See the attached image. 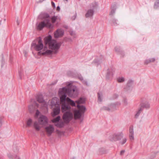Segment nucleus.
Segmentation results:
<instances>
[{"mask_svg":"<svg viewBox=\"0 0 159 159\" xmlns=\"http://www.w3.org/2000/svg\"><path fill=\"white\" fill-rule=\"evenodd\" d=\"M37 101L39 103L41 104V107H40V108L45 109L47 108L48 104L47 102H45L43 99V98L41 95H38L37 97Z\"/></svg>","mask_w":159,"mask_h":159,"instance_id":"7","label":"nucleus"},{"mask_svg":"<svg viewBox=\"0 0 159 159\" xmlns=\"http://www.w3.org/2000/svg\"><path fill=\"white\" fill-rule=\"evenodd\" d=\"M44 0H39V2H43V1H44Z\"/></svg>","mask_w":159,"mask_h":159,"instance_id":"51","label":"nucleus"},{"mask_svg":"<svg viewBox=\"0 0 159 159\" xmlns=\"http://www.w3.org/2000/svg\"><path fill=\"white\" fill-rule=\"evenodd\" d=\"M16 23L18 25H19V21L18 20H16Z\"/></svg>","mask_w":159,"mask_h":159,"instance_id":"49","label":"nucleus"},{"mask_svg":"<svg viewBox=\"0 0 159 159\" xmlns=\"http://www.w3.org/2000/svg\"><path fill=\"white\" fill-rule=\"evenodd\" d=\"M8 157L10 159H20L16 155H12L10 153L8 154Z\"/></svg>","mask_w":159,"mask_h":159,"instance_id":"22","label":"nucleus"},{"mask_svg":"<svg viewBox=\"0 0 159 159\" xmlns=\"http://www.w3.org/2000/svg\"><path fill=\"white\" fill-rule=\"evenodd\" d=\"M31 47L37 51H40L43 48V45L41 38L39 37L34 40L31 44Z\"/></svg>","mask_w":159,"mask_h":159,"instance_id":"3","label":"nucleus"},{"mask_svg":"<svg viewBox=\"0 0 159 159\" xmlns=\"http://www.w3.org/2000/svg\"><path fill=\"white\" fill-rule=\"evenodd\" d=\"M103 108L105 110H108V111H109L110 110V109L107 107H103Z\"/></svg>","mask_w":159,"mask_h":159,"instance_id":"45","label":"nucleus"},{"mask_svg":"<svg viewBox=\"0 0 159 159\" xmlns=\"http://www.w3.org/2000/svg\"><path fill=\"white\" fill-rule=\"evenodd\" d=\"M59 99L58 98L56 97L53 98L51 102V105L52 107L55 106V107L57 106V105H59Z\"/></svg>","mask_w":159,"mask_h":159,"instance_id":"16","label":"nucleus"},{"mask_svg":"<svg viewBox=\"0 0 159 159\" xmlns=\"http://www.w3.org/2000/svg\"><path fill=\"white\" fill-rule=\"evenodd\" d=\"M64 1H66V2H67L68 1V0H63Z\"/></svg>","mask_w":159,"mask_h":159,"instance_id":"53","label":"nucleus"},{"mask_svg":"<svg viewBox=\"0 0 159 159\" xmlns=\"http://www.w3.org/2000/svg\"><path fill=\"white\" fill-rule=\"evenodd\" d=\"M115 51L118 53L122 52L121 48L120 47H116L115 48Z\"/></svg>","mask_w":159,"mask_h":159,"instance_id":"29","label":"nucleus"},{"mask_svg":"<svg viewBox=\"0 0 159 159\" xmlns=\"http://www.w3.org/2000/svg\"><path fill=\"white\" fill-rule=\"evenodd\" d=\"M71 159H74V158H72Z\"/></svg>","mask_w":159,"mask_h":159,"instance_id":"56","label":"nucleus"},{"mask_svg":"<svg viewBox=\"0 0 159 159\" xmlns=\"http://www.w3.org/2000/svg\"><path fill=\"white\" fill-rule=\"evenodd\" d=\"M35 105L37 107H39V105L37 103H35Z\"/></svg>","mask_w":159,"mask_h":159,"instance_id":"48","label":"nucleus"},{"mask_svg":"<svg viewBox=\"0 0 159 159\" xmlns=\"http://www.w3.org/2000/svg\"><path fill=\"white\" fill-rule=\"evenodd\" d=\"M85 99L83 98H80L79 100L76 101L75 102L78 104H83L85 102Z\"/></svg>","mask_w":159,"mask_h":159,"instance_id":"23","label":"nucleus"},{"mask_svg":"<svg viewBox=\"0 0 159 159\" xmlns=\"http://www.w3.org/2000/svg\"><path fill=\"white\" fill-rule=\"evenodd\" d=\"M143 110V108H142L140 107L139 108L138 111H137L135 115V117L136 118H137L139 116L140 113Z\"/></svg>","mask_w":159,"mask_h":159,"instance_id":"24","label":"nucleus"},{"mask_svg":"<svg viewBox=\"0 0 159 159\" xmlns=\"http://www.w3.org/2000/svg\"><path fill=\"white\" fill-rule=\"evenodd\" d=\"M13 150L15 152L17 153L19 151V148L16 145H14L13 146Z\"/></svg>","mask_w":159,"mask_h":159,"instance_id":"28","label":"nucleus"},{"mask_svg":"<svg viewBox=\"0 0 159 159\" xmlns=\"http://www.w3.org/2000/svg\"><path fill=\"white\" fill-rule=\"evenodd\" d=\"M134 132L133 130V126H130L129 130V137L131 141L133 140L134 139Z\"/></svg>","mask_w":159,"mask_h":159,"instance_id":"15","label":"nucleus"},{"mask_svg":"<svg viewBox=\"0 0 159 159\" xmlns=\"http://www.w3.org/2000/svg\"><path fill=\"white\" fill-rule=\"evenodd\" d=\"M57 19V16H53L51 18L52 22L53 23H54Z\"/></svg>","mask_w":159,"mask_h":159,"instance_id":"33","label":"nucleus"},{"mask_svg":"<svg viewBox=\"0 0 159 159\" xmlns=\"http://www.w3.org/2000/svg\"><path fill=\"white\" fill-rule=\"evenodd\" d=\"M67 102L69 104L70 106L71 105L72 106L75 107V104L74 101L71 100L69 98H67L66 99Z\"/></svg>","mask_w":159,"mask_h":159,"instance_id":"18","label":"nucleus"},{"mask_svg":"<svg viewBox=\"0 0 159 159\" xmlns=\"http://www.w3.org/2000/svg\"><path fill=\"white\" fill-rule=\"evenodd\" d=\"M38 121L40 124L44 125L48 123V119L45 116L42 115L39 118Z\"/></svg>","mask_w":159,"mask_h":159,"instance_id":"12","label":"nucleus"},{"mask_svg":"<svg viewBox=\"0 0 159 159\" xmlns=\"http://www.w3.org/2000/svg\"><path fill=\"white\" fill-rule=\"evenodd\" d=\"M97 5V3L95 2L91 5V7L93 8V9H90L87 11L85 15L86 18L92 17L94 14L93 9L96 8Z\"/></svg>","mask_w":159,"mask_h":159,"instance_id":"8","label":"nucleus"},{"mask_svg":"<svg viewBox=\"0 0 159 159\" xmlns=\"http://www.w3.org/2000/svg\"><path fill=\"white\" fill-rule=\"evenodd\" d=\"M71 111L70 106L67 103L64 102L61 104V111L62 112Z\"/></svg>","mask_w":159,"mask_h":159,"instance_id":"9","label":"nucleus"},{"mask_svg":"<svg viewBox=\"0 0 159 159\" xmlns=\"http://www.w3.org/2000/svg\"><path fill=\"white\" fill-rule=\"evenodd\" d=\"M32 123V120L31 119H29L27 121L26 127L30 126Z\"/></svg>","mask_w":159,"mask_h":159,"instance_id":"27","label":"nucleus"},{"mask_svg":"<svg viewBox=\"0 0 159 159\" xmlns=\"http://www.w3.org/2000/svg\"><path fill=\"white\" fill-rule=\"evenodd\" d=\"M149 61H150L148 59H147L145 61L144 64L145 65H147L150 63Z\"/></svg>","mask_w":159,"mask_h":159,"instance_id":"40","label":"nucleus"},{"mask_svg":"<svg viewBox=\"0 0 159 159\" xmlns=\"http://www.w3.org/2000/svg\"><path fill=\"white\" fill-rule=\"evenodd\" d=\"M65 28H67V26H66L65 27Z\"/></svg>","mask_w":159,"mask_h":159,"instance_id":"54","label":"nucleus"},{"mask_svg":"<svg viewBox=\"0 0 159 159\" xmlns=\"http://www.w3.org/2000/svg\"><path fill=\"white\" fill-rule=\"evenodd\" d=\"M125 79L123 77H120L117 78V81L119 83L123 82L125 81Z\"/></svg>","mask_w":159,"mask_h":159,"instance_id":"30","label":"nucleus"},{"mask_svg":"<svg viewBox=\"0 0 159 159\" xmlns=\"http://www.w3.org/2000/svg\"><path fill=\"white\" fill-rule=\"evenodd\" d=\"M124 134L121 131L115 133L110 138V140L112 142L120 140L123 138Z\"/></svg>","mask_w":159,"mask_h":159,"instance_id":"5","label":"nucleus"},{"mask_svg":"<svg viewBox=\"0 0 159 159\" xmlns=\"http://www.w3.org/2000/svg\"><path fill=\"white\" fill-rule=\"evenodd\" d=\"M40 113V112L38 110H36V115L37 116L39 115Z\"/></svg>","mask_w":159,"mask_h":159,"instance_id":"41","label":"nucleus"},{"mask_svg":"<svg viewBox=\"0 0 159 159\" xmlns=\"http://www.w3.org/2000/svg\"><path fill=\"white\" fill-rule=\"evenodd\" d=\"M51 4H52V6L54 8H55V4L52 1L51 2Z\"/></svg>","mask_w":159,"mask_h":159,"instance_id":"43","label":"nucleus"},{"mask_svg":"<svg viewBox=\"0 0 159 159\" xmlns=\"http://www.w3.org/2000/svg\"><path fill=\"white\" fill-rule=\"evenodd\" d=\"M125 151L124 150H122L120 152V154L121 155H122L124 153Z\"/></svg>","mask_w":159,"mask_h":159,"instance_id":"42","label":"nucleus"},{"mask_svg":"<svg viewBox=\"0 0 159 159\" xmlns=\"http://www.w3.org/2000/svg\"><path fill=\"white\" fill-rule=\"evenodd\" d=\"M56 126L57 127H60V125L59 124H57V125H56Z\"/></svg>","mask_w":159,"mask_h":159,"instance_id":"52","label":"nucleus"},{"mask_svg":"<svg viewBox=\"0 0 159 159\" xmlns=\"http://www.w3.org/2000/svg\"><path fill=\"white\" fill-rule=\"evenodd\" d=\"M69 32L70 35L72 36H74L75 35V32L73 31H70Z\"/></svg>","mask_w":159,"mask_h":159,"instance_id":"38","label":"nucleus"},{"mask_svg":"<svg viewBox=\"0 0 159 159\" xmlns=\"http://www.w3.org/2000/svg\"><path fill=\"white\" fill-rule=\"evenodd\" d=\"M148 60L149 61H150L149 62H150V63L151 62H153L155 60V58H151L149 59Z\"/></svg>","mask_w":159,"mask_h":159,"instance_id":"39","label":"nucleus"},{"mask_svg":"<svg viewBox=\"0 0 159 159\" xmlns=\"http://www.w3.org/2000/svg\"><path fill=\"white\" fill-rule=\"evenodd\" d=\"M159 7V0H157V2L155 3L154 5V8L157 9Z\"/></svg>","mask_w":159,"mask_h":159,"instance_id":"31","label":"nucleus"},{"mask_svg":"<svg viewBox=\"0 0 159 159\" xmlns=\"http://www.w3.org/2000/svg\"><path fill=\"white\" fill-rule=\"evenodd\" d=\"M60 10V7L59 6H57V11H59Z\"/></svg>","mask_w":159,"mask_h":159,"instance_id":"47","label":"nucleus"},{"mask_svg":"<svg viewBox=\"0 0 159 159\" xmlns=\"http://www.w3.org/2000/svg\"><path fill=\"white\" fill-rule=\"evenodd\" d=\"M53 53V51L50 50H47L44 52L39 51L38 53V55L48 56L51 55Z\"/></svg>","mask_w":159,"mask_h":159,"instance_id":"13","label":"nucleus"},{"mask_svg":"<svg viewBox=\"0 0 159 159\" xmlns=\"http://www.w3.org/2000/svg\"><path fill=\"white\" fill-rule=\"evenodd\" d=\"M112 22H113L114 23V25H115V23L116 24L117 23H116V20H112Z\"/></svg>","mask_w":159,"mask_h":159,"instance_id":"46","label":"nucleus"},{"mask_svg":"<svg viewBox=\"0 0 159 159\" xmlns=\"http://www.w3.org/2000/svg\"><path fill=\"white\" fill-rule=\"evenodd\" d=\"M21 73H22V72L21 71H19V76H20V79H21L22 78H21V75H22Z\"/></svg>","mask_w":159,"mask_h":159,"instance_id":"44","label":"nucleus"},{"mask_svg":"<svg viewBox=\"0 0 159 159\" xmlns=\"http://www.w3.org/2000/svg\"><path fill=\"white\" fill-rule=\"evenodd\" d=\"M49 16L48 14H45L44 15V17L46 18L45 19H48L49 20L48 18L49 17Z\"/></svg>","mask_w":159,"mask_h":159,"instance_id":"37","label":"nucleus"},{"mask_svg":"<svg viewBox=\"0 0 159 159\" xmlns=\"http://www.w3.org/2000/svg\"><path fill=\"white\" fill-rule=\"evenodd\" d=\"M104 60L103 57L102 56H100L99 57L97 58L93 61V62L95 63H100L102 62Z\"/></svg>","mask_w":159,"mask_h":159,"instance_id":"21","label":"nucleus"},{"mask_svg":"<svg viewBox=\"0 0 159 159\" xmlns=\"http://www.w3.org/2000/svg\"><path fill=\"white\" fill-rule=\"evenodd\" d=\"M51 35L44 38V42L46 45H48L49 48L53 51V54H56L58 52L61 45V43H57L56 40L52 39Z\"/></svg>","mask_w":159,"mask_h":159,"instance_id":"2","label":"nucleus"},{"mask_svg":"<svg viewBox=\"0 0 159 159\" xmlns=\"http://www.w3.org/2000/svg\"><path fill=\"white\" fill-rule=\"evenodd\" d=\"M150 107V105L148 102L142 103L140 104V108H142L143 109L144 108H148Z\"/></svg>","mask_w":159,"mask_h":159,"instance_id":"20","label":"nucleus"},{"mask_svg":"<svg viewBox=\"0 0 159 159\" xmlns=\"http://www.w3.org/2000/svg\"><path fill=\"white\" fill-rule=\"evenodd\" d=\"M109 74L108 72H107V75H109Z\"/></svg>","mask_w":159,"mask_h":159,"instance_id":"55","label":"nucleus"},{"mask_svg":"<svg viewBox=\"0 0 159 159\" xmlns=\"http://www.w3.org/2000/svg\"><path fill=\"white\" fill-rule=\"evenodd\" d=\"M74 118L75 119H79L81 116V113L80 111L75 110L74 111Z\"/></svg>","mask_w":159,"mask_h":159,"instance_id":"17","label":"nucleus"},{"mask_svg":"<svg viewBox=\"0 0 159 159\" xmlns=\"http://www.w3.org/2000/svg\"><path fill=\"white\" fill-rule=\"evenodd\" d=\"M45 27L49 28H52L53 26L50 23V20L45 19L44 20L39 22L37 25V29L38 30H41Z\"/></svg>","mask_w":159,"mask_h":159,"instance_id":"4","label":"nucleus"},{"mask_svg":"<svg viewBox=\"0 0 159 159\" xmlns=\"http://www.w3.org/2000/svg\"><path fill=\"white\" fill-rule=\"evenodd\" d=\"M45 129L48 136H50L54 131V128L52 125L45 127Z\"/></svg>","mask_w":159,"mask_h":159,"instance_id":"10","label":"nucleus"},{"mask_svg":"<svg viewBox=\"0 0 159 159\" xmlns=\"http://www.w3.org/2000/svg\"><path fill=\"white\" fill-rule=\"evenodd\" d=\"M116 10V8L115 7H113L111 10V12L110 13V15L112 16L115 13V11Z\"/></svg>","mask_w":159,"mask_h":159,"instance_id":"32","label":"nucleus"},{"mask_svg":"<svg viewBox=\"0 0 159 159\" xmlns=\"http://www.w3.org/2000/svg\"><path fill=\"white\" fill-rule=\"evenodd\" d=\"M127 139L126 138H124L123 139L122 141L120 142V143L123 145L125 144L126 142Z\"/></svg>","mask_w":159,"mask_h":159,"instance_id":"36","label":"nucleus"},{"mask_svg":"<svg viewBox=\"0 0 159 159\" xmlns=\"http://www.w3.org/2000/svg\"><path fill=\"white\" fill-rule=\"evenodd\" d=\"M98 100L101 102L102 101V94L101 93H98Z\"/></svg>","mask_w":159,"mask_h":159,"instance_id":"34","label":"nucleus"},{"mask_svg":"<svg viewBox=\"0 0 159 159\" xmlns=\"http://www.w3.org/2000/svg\"><path fill=\"white\" fill-rule=\"evenodd\" d=\"M62 118L64 122L68 123L73 118V114L71 111L64 112Z\"/></svg>","mask_w":159,"mask_h":159,"instance_id":"6","label":"nucleus"},{"mask_svg":"<svg viewBox=\"0 0 159 159\" xmlns=\"http://www.w3.org/2000/svg\"><path fill=\"white\" fill-rule=\"evenodd\" d=\"M77 107L79 109V111L81 113H84L86 110L85 107L84 106H80L78 104L77 106Z\"/></svg>","mask_w":159,"mask_h":159,"instance_id":"19","label":"nucleus"},{"mask_svg":"<svg viewBox=\"0 0 159 159\" xmlns=\"http://www.w3.org/2000/svg\"><path fill=\"white\" fill-rule=\"evenodd\" d=\"M2 123L1 122V121L0 120V126H1L2 125Z\"/></svg>","mask_w":159,"mask_h":159,"instance_id":"50","label":"nucleus"},{"mask_svg":"<svg viewBox=\"0 0 159 159\" xmlns=\"http://www.w3.org/2000/svg\"><path fill=\"white\" fill-rule=\"evenodd\" d=\"M29 109L30 112H32L34 110L33 106L32 105L29 106Z\"/></svg>","mask_w":159,"mask_h":159,"instance_id":"35","label":"nucleus"},{"mask_svg":"<svg viewBox=\"0 0 159 159\" xmlns=\"http://www.w3.org/2000/svg\"><path fill=\"white\" fill-rule=\"evenodd\" d=\"M34 126L37 130L39 131V130L40 127L38 125V123L36 121L34 122Z\"/></svg>","mask_w":159,"mask_h":159,"instance_id":"25","label":"nucleus"},{"mask_svg":"<svg viewBox=\"0 0 159 159\" xmlns=\"http://www.w3.org/2000/svg\"><path fill=\"white\" fill-rule=\"evenodd\" d=\"M60 117L59 116H57L56 118L53 119L52 120V121L53 123H56L57 122H58L60 119Z\"/></svg>","mask_w":159,"mask_h":159,"instance_id":"26","label":"nucleus"},{"mask_svg":"<svg viewBox=\"0 0 159 159\" xmlns=\"http://www.w3.org/2000/svg\"><path fill=\"white\" fill-rule=\"evenodd\" d=\"M78 94V90L77 87L73 85L70 83L67 85V87H63L60 89L59 91V94L60 96V101L61 104L65 102L67 95L70 97L75 98L77 96Z\"/></svg>","mask_w":159,"mask_h":159,"instance_id":"1","label":"nucleus"},{"mask_svg":"<svg viewBox=\"0 0 159 159\" xmlns=\"http://www.w3.org/2000/svg\"><path fill=\"white\" fill-rule=\"evenodd\" d=\"M60 111V107L59 105H57L53 109V112L52 113V115L54 117L58 115Z\"/></svg>","mask_w":159,"mask_h":159,"instance_id":"14","label":"nucleus"},{"mask_svg":"<svg viewBox=\"0 0 159 159\" xmlns=\"http://www.w3.org/2000/svg\"><path fill=\"white\" fill-rule=\"evenodd\" d=\"M64 34V31L61 29H57L54 33V36L55 38H58L62 37Z\"/></svg>","mask_w":159,"mask_h":159,"instance_id":"11","label":"nucleus"}]
</instances>
